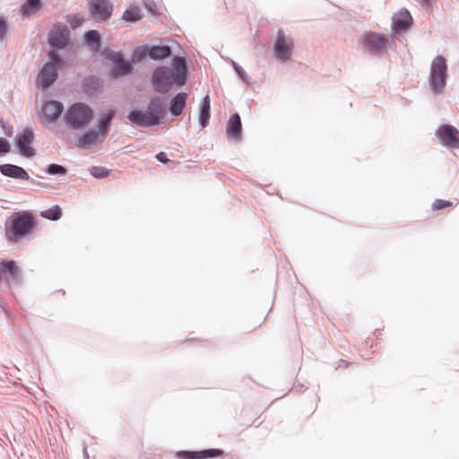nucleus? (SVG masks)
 I'll use <instances>...</instances> for the list:
<instances>
[{"label": "nucleus", "instance_id": "f257e3e1", "mask_svg": "<svg viewBox=\"0 0 459 459\" xmlns=\"http://www.w3.org/2000/svg\"><path fill=\"white\" fill-rule=\"evenodd\" d=\"M189 71L182 57H174L172 66L159 65L154 68L151 75V84L155 92L166 94L177 86L178 88L186 84Z\"/></svg>", "mask_w": 459, "mask_h": 459}, {"label": "nucleus", "instance_id": "f03ea898", "mask_svg": "<svg viewBox=\"0 0 459 459\" xmlns=\"http://www.w3.org/2000/svg\"><path fill=\"white\" fill-rule=\"evenodd\" d=\"M167 115L166 98L161 95H153L149 99L146 109L133 108L126 118L137 126L151 127L163 124Z\"/></svg>", "mask_w": 459, "mask_h": 459}, {"label": "nucleus", "instance_id": "7ed1b4c3", "mask_svg": "<svg viewBox=\"0 0 459 459\" xmlns=\"http://www.w3.org/2000/svg\"><path fill=\"white\" fill-rule=\"evenodd\" d=\"M36 226L37 220L30 212H16L5 221V236L10 241L17 242L29 235Z\"/></svg>", "mask_w": 459, "mask_h": 459}, {"label": "nucleus", "instance_id": "20e7f679", "mask_svg": "<svg viewBox=\"0 0 459 459\" xmlns=\"http://www.w3.org/2000/svg\"><path fill=\"white\" fill-rule=\"evenodd\" d=\"M94 110L82 101L74 102L68 106L63 117L64 123L73 129L85 128L93 119Z\"/></svg>", "mask_w": 459, "mask_h": 459}, {"label": "nucleus", "instance_id": "39448f33", "mask_svg": "<svg viewBox=\"0 0 459 459\" xmlns=\"http://www.w3.org/2000/svg\"><path fill=\"white\" fill-rule=\"evenodd\" d=\"M447 61L444 56H437L431 62L429 83L434 94L443 93L447 80Z\"/></svg>", "mask_w": 459, "mask_h": 459}, {"label": "nucleus", "instance_id": "423d86ee", "mask_svg": "<svg viewBox=\"0 0 459 459\" xmlns=\"http://www.w3.org/2000/svg\"><path fill=\"white\" fill-rule=\"evenodd\" d=\"M65 65V60L58 52L52 53L51 59L43 65L38 75L41 88L48 89L58 79V71Z\"/></svg>", "mask_w": 459, "mask_h": 459}, {"label": "nucleus", "instance_id": "0eeeda50", "mask_svg": "<svg viewBox=\"0 0 459 459\" xmlns=\"http://www.w3.org/2000/svg\"><path fill=\"white\" fill-rule=\"evenodd\" d=\"M106 58L112 63V66L109 70L108 77L113 80H118L122 77L132 75L134 73V68L130 62L126 60L123 52L121 51H110Z\"/></svg>", "mask_w": 459, "mask_h": 459}, {"label": "nucleus", "instance_id": "6e6552de", "mask_svg": "<svg viewBox=\"0 0 459 459\" xmlns=\"http://www.w3.org/2000/svg\"><path fill=\"white\" fill-rule=\"evenodd\" d=\"M359 44L364 52L371 56H381L386 52L389 41L377 32H365L359 38Z\"/></svg>", "mask_w": 459, "mask_h": 459}, {"label": "nucleus", "instance_id": "1a4fd4ad", "mask_svg": "<svg viewBox=\"0 0 459 459\" xmlns=\"http://www.w3.org/2000/svg\"><path fill=\"white\" fill-rule=\"evenodd\" d=\"M34 137V132L30 127H25L22 133L15 135L14 143L20 155L31 159L37 154L32 147Z\"/></svg>", "mask_w": 459, "mask_h": 459}, {"label": "nucleus", "instance_id": "9d476101", "mask_svg": "<svg viewBox=\"0 0 459 459\" xmlns=\"http://www.w3.org/2000/svg\"><path fill=\"white\" fill-rule=\"evenodd\" d=\"M294 48L292 38L287 37L282 29H279L273 43V54L277 59L286 61L290 59Z\"/></svg>", "mask_w": 459, "mask_h": 459}, {"label": "nucleus", "instance_id": "9b49d317", "mask_svg": "<svg viewBox=\"0 0 459 459\" xmlns=\"http://www.w3.org/2000/svg\"><path fill=\"white\" fill-rule=\"evenodd\" d=\"M70 32L66 25L62 23L55 24L49 33L48 43L53 53L65 49L68 46Z\"/></svg>", "mask_w": 459, "mask_h": 459}, {"label": "nucleus", "instance_id": "f8f14e48", "mask_svg": "<svg viewBox=\"0 0 459 459\" xmlns=\"http://www.w3.org/2000/svg\"><path fill=\"white\" fill-rule=\"evenodd\" d=\"M114 6L109 0H89L91 16L98 22H107L113 13Z\"/></svg>", "mask_w": 459, "mask_h": 459}, {"label": "nucleus", "instance_id": "ddd939ff", "mask_svg": "<svg viewBox=\"0 0 459 459\" xmlns=\"http://www.w3.org/2000/svg\"><path fill=\"white\" fill-rule=\"evenodd\" d=\"M64 104L56 100H48L42 102L39 116L42 121L56 123L64 112Z\"/></svg>", "mask_w": 459, "mask_h": 459}, {"label": "nucleus", "instance_id": "4468645a", "mask_svg": "<svg viewBox=\"0 0 459 459\" xmlns=\"http://www.w3.org/2000/svg\"><path fill=\"white\" fill-rule=\"evenodd\" d=\"M436 135L439 138L442 145L447 149L459 148V131L454 126H440L436 131Z\"/></svg>", "mask_w": 459, "mask_h": 459}, {"label": "nucleus", "instance_id": "2eb2a0df", "mask_svg": "<svg viewBox=\"0 0 459 459\" xmlns=\"http://www.w3.org/2000/svg\"><path fill=\"white\" fill-rule=\"evenodd\" d=\"M105 139V134L100 131V126L90 128L82 133L76 140L75 145L83 150H88L100 143Z\"/></svg>", "mask_w": 459, "mask_h": 459}, {"label": "nucleus", "instance_id": "dca6fc26", "mask_svg": "<svg viewBox=\"0 0 459 459\" xmlns=\"http://www.w3.org/2000/svg\"><path fill=\"white\" fill-rule=\"evenodd\" d=\"M412 23V17L407 9L401 10L395 13L392 19V29L396 33H403L408 30Z\"/></svg>", "mask_w": 459, "mask_h": 459}, {"label": "nucleus", "instance_id": "f3484780", "mask_svg": "<svg viewBox=\"0 0 459 459\" xmlns=\"http://www.w3.org/2000/svg\"><path fill=\"white\" fill-rule=\"evenodd\" d=\"M0 173L14 179L30 180L29 173L22 167L11 163L0 164ZM31 182L36 184L34 179Z\"/></svg>", "mask_w": 459, "mask_h": 459}, {"label": "nucleus", "instance_id": "a211bd4d", "mask_svg": "<svg viewBox=\"0 0 459 459\" xmlns=\"http://www.w3.org/2000/svg\"><path fill=\"white\" fill-rule=\"evenodd\" d=\"M186 92L180 91L177 93L169 100V106L167 105L168 112L169 111L174 117H179L186 106Z\"/></svg>", "mask_w": 459, "mask_h": 459}, {"label": "nucleus", "instance_id": "6ab92c4d", "mask_svg": "<svg viewBox=\"0 0 459 459\" xmlns=\"http://www.w3.org/2000/svg\"><path fill=\"white\" fill-rule=\"evenodd\" d=\"M226 132L229 137H231L235 140H238L241 137L242 124L238 113H234L231 115L227 123Z\"/></svg>", "mask_w": 459, "mask_h": 459}, {"label": "nucleus", "instance_id": "aec40b11", "mask_svg": "<svg viewBox=\"0 0 459 459\" xmlns=\"http://www.w3.org/2000/svg\"><path fill=\"white\" fill-rule=\"evenodd\" d=\"M149 57L154 61H162L172 56L171 48L169 45H148Z\"/></svg>", "mask_w": 459, "mask_h": 459}, {"label": "nucleus", "instance_id": "412c9836", "mask_svg": "<svg viewBox=\"0 0 459 459\" xmlns=\"http://www.w3.org/2000/svg\"><path fill=\"white\" fill-rule=\"evenodd\" d=\"M82 91L85 94L92 96L97 94L100 91V89L102 88V84L98 76L90 75L86 76L82 81Z\"/></svg>", "mask_w": 459, "mask_h": 459}, {"label": "nucleus", "instance_id": "4be33fe9", "mask_svg": "<svg viewBox=\"0 0 459 459\" xmlns=\"http://www.w3.org/2000/svg\"><path fill=\"white\" fill-rule=\"evenodd\" d=\"M83 43L92 50L98 51L101 45L100 34L97 30H89L83 35Z\"/></svg>", "mask_w": 459, "mask_h": 459}, {"label": "nucleus", "instance_id": "5701e85b", "mask_svg": "<svg viewBox=\"0 0 459 459\" xmlns=\"http://www.w3.org/2000/svg\"><path fill=\"white\" fill-rule=\"evenodd\" d=\"M42 6L41 0H26L20 8L21 14L23 17H30L37 13Z\"/></svg>", "mask_w": 459, "mask_h": 459}, {"label": "nucleus", "instance_id": "b1692460", "mask_svg": "<svg viewBox=\"0 0 459 459\" xmlns=\"http://www.w3.org/2000/svg\"><path fill=\"white\" fill-rule=\"evenodd\" d=\"M149 55L150 52L148 49V45L136 47L132 52L130 62L133 65L138 63H142L146 60L147 57H149Z\"/></svg>", "mask_w": 459, "mask_h": 459}, {"label": "nucleus", "instance_id": "393cba45", "mask_svg": "<svg viewBox=\"0 0 459 459\" xmlns=\"http://www.w3.org/2000/svg\"><path fill=\"white\" fill-rule=\"evenodd\" d=\"M115 114L116 113H115L114 110L109 109L106 113L101 114L100 118H99L98 126H100V131L102 133H104L105 134L109 130V127H110V125H111V122H112V119H113Z\"/></svg>", "mask_w": 459, "mask_h": 459}, {"label": "nucleus", "instance_id": "a878e982", "mask_svg": "<svg viewBox=\"0 0 459 459\" xmlns=\"http://www.w3.org/2000/svg\"><path fill=\"white\" fill-rule=\"evenodd\" d=\"M142 18L141 10L139 7L132 6L126 9L123 15L122 19L126 22H135Z\"/></svg>", "mask_w": 459, "mask_h": 459}, {"label": "nucleus", "instance_id": "bb28decb", "mask_svg": "<svg viewBox=\"0 0 459 459\" xmlns=\"http://www.w3.org/2000/svg\"><path fill=\"white\" fill-rule=\"evenodd\" d=\"M41 216L50 221H57L62 217V209L59 205H54L51 208L42 212Z\"/></svg>", "mask_w": 459, "mask_h": 459}, {"label": "nucleus", "instance_id": "cd10ccee", "mask_svg": "<svg viewBox=\"0 0 459 459\" xmlns=\"http://www.w3.org/2000/svg\"><path fill=\"white\" fill-rule=\"evenodd\" d=\"M197 455L198 459L216 458L223 455V450L220 448H208L197 451Z\"/></svg>", "mask_w": 459, "mask_h": 459}, {"label": "nucleus", "instance_id": "c85d7f7f", "mask_svg": "<svg viewBox=\"0 0 459 459\" xmlns=\"http://www.w3.org/2000/svg\"><path fill=\"white\" fill-rule=\"evenodd\" d=\"M46 173L51 176L60 175L64 176L67 173V169L62 165L51 163L47 166L45 169Z\"/></svg>", "mask_w": 459, "mask_h": 459}, {"label": "nucleus", "instance_id": "c756f323", "mask_svg": "<svg viewBox=\"0 0 459 459\" xmlns=\"http://www.w3.org/2000/svg\"><path fill=\"white\" fill-rule=\"evenodd\" d=\"M65 19L73 30L80 28L84 22V18L79 13L68 14Z\"/></svg>", "mask_w": 459, "mask_h": 459}, {"label": "nucleus", "instance_id": "7c9ffc66", "mask_svg": "<svg viewBox=\"0 0 459 459\" xmlns=\"http://www.w3.org/2000/svg\"><path fill=\"white\" fill-rule=\"evenodd\" d=\"M110 172V169L101 166H93L90 169L91 175L95 178H105Z\"/></svg>", "mask_w": 459, "mask_h": 459}, {"label": "nucleus", "instance_id": "2f4dec72", "mask_svg": "<svg viewBox=\"0 0 459 459\" xmlns=\"http://www.w3.org/2000/svg\"><path fill=\"white\" fill-rule=\"evenodd\" d=\"M232 67H233L234 71L236 72V74H238V76L239 77V79L241 81H243L245 83L249 85L250 78L247 75V74L246 73V71L235 61H232Z\"/></svg>", "mask_w": 459, "mask_h": 459}, {"label": "nucleus", "instance_id": "473e14b6", "mask_svg": "<svg viewBox=\"0 0 459 459\" xmlns=\"http://www.w3.org/2000/svg\"><path fill=\"white\" fill-rule=\"evenodd\" d=\"M211 113L210 109L199 108L198 121L202 127H206L209 124Z\"/></svg>", "mask_w": 459, "mask_h": 459}, {"label": "nucleus", "instance_id": "72a5a7b5", "mask_svg": "<svg viewBox=\"0 0 459 459\" xmlns=\"http://www.w3.org/2000/svg\"><path fill=\"white\" fill-rule=\"evenodd\" d=\"M176 455L179 459H198L197 451L181 450L177 452Z\"/></svg>", "mask_w": 459, "mask_h": 459}, {"label": "nucleus", "instance_id": "f704fd0d", "mask_svg": "<svg viewBox=\"0 0 459 459\" xmlns=\"http://www.w3.org/2000/svg\"><path fill=\"white\" fill-rule=\"evenodd\" d=\"M11 152V144L9 141L0 136V155H5Z\"/></svg>", "mask_w": 459, "mask_h": 459}, {"label": "nucleus", "instance_id": "c9c22d12", "mask_svg": "<svg viewBox=\"0 0 459 459\" xmlns=\"http://www.w3.org/2000/svg\"><path fill=\"white\" fill-rule=\"evenodd\" d=\"M452 205V202L443 199H437L432 204L433 210H442Z\"/></svg>", "mask_w": 459, "mask_h": 459}, {"label": "nucleus", "instance_id": "e433bc0d", "mask_svg": "<svg viewBox=\"0 0 459 459\" xmlns=\"http://www.w3.org/2000/svg\"><path fill=\"white\" fill-rule=\"evenodd\" d=\"M6 32H7L6 21L3 17H0V40H2L4 38Z\"/></svg>", "mask_w": 459, "mask_h": 459}, {"label": "nucleus", "instance_id": "4c0bfd02", "mask_svg": "<svg viewBox=\"0 0 459 459\" xmlns=\"http://www.w3.org/2000/svg\"><path fill=\"white\" fill-rule=\"evenodd\" d=\"M155 158L158 161H160V163H163V164H166L167 162L169 161V160L167 156V153L164 152H160L159 153H157Z\"/></svg>", "mask_w": 459, "mask_h": 459}, {"label": "nucleus", "instance_id": "58836bf2", "mask_svg": "<svg viewBox=\"0 0 459 459\" xmlns=\"http://www.w3.org/2000/svg\"><path fill=\"white\" fill-rule=\"evenodd\" d=\"M199 108L210 109V97L209 95L204 96L200 103Z\"/></svg>", "mask_w": 459, "mask_h": 459}, {"label": "nucleus", "instance_id": "ea45409f", "mask_svg": "<svg viewBox=\"0 0 459 459\" xmlns=\"http://www.w3.org/2000/svg\"><path fill=\"white\" fill-rule=\"evenodd\" d=\"M155 6H156V4H155V3H154L153 1H150V0H149L148 2H146V3H145V7H146V9H147L150 13H153V14H155V13H157V12H156V9H155Z\"/></svg>", "mask_w": 459, "mask_h": 459}, {"label": "nucleus", "instance_id": "a19ab883", "mask_svg": "<svg viewBox=\"0 0 459 459\" xmlns=\"http://www.w3.org/2000/svg\"><path fill=\"white\" fill-rule=\"evenodd\" d=\"M434 1L435 0H420V2L427 6H431Z\"/></svg>", "mask_w": 459, "mask_h": 459}, {"label": "nucleus", "instance_id": "79ce46f5", "mask_svg": "<svg viewBox=\"0 0 459 459\" xmlns=\"http://www.w3.org/2000/svg\"><path fill=\"white\" fill-rule=\"evenodd\" d=\"M84 457H86V459H88V458H89V455H88V454H87V452H86V448H84Z\"/></svg>", "mask_w": 459, "mask_h": 459}]
</instances>
